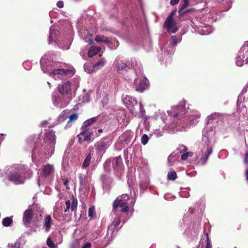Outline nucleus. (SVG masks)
Wrapping results in <instances>:
<instances>
[{"instance_id":"dca6fc26","label":"nucleus","mask_w":248,"mask_h":248,"mask_svg":"<svg viewBox=\"0 0 248 248\" xmlns=\"http://www.w3.org/2000/svg\"><path fill=\"white\" fill-rule=\"evenodd\" d=\"M101 50L100 46H92L89 50L88 56L89 57H93V56L98 54Z\"/></svg>"},{"instance_id":"8fccbe9b","label":"nucleus","mask_w":248,"mask_h":248,"mask_svg":"<svg viewBox=\"0 0 248 248\" xmlns=\"http://www.w3.org/2000/svg\"><path fill=\"white\" fill-rule=\"evenodd\" d=\"M179 116V114L178 113H175V114H174L173 117L174 118H177V117H178Z\"/></svg>"},{"instance_id":"49530a36","label":"nucleus","mask_w":248,"mask_h":248,"mask_svg":"<svg viewBox=\"0 0 248 248\" xmlns=\"http://www.w3.org/2000/svg\"><path fill=\"white\" fill-rule=\"evenodd\" d=\"M68 180L66 179L63 182V185L65 186H67L68 184Z\"/></svg>"},{"instance_id":"37998d69","label":"nucleus","mask_w":248,"mask_h":248,"mask_svg":"<svg viewBox=\"0 0 248 248\" xmlns=\"http://www.w3.org/2000/svg\"><path fill=\"white\" fill-rule=\"evenodd\" d=\"M206 244H211V242H210V239L209 238V236H208V234L207 233L206 234Z\"/></svg>"},{"instance_id":"a19ab883","label":"nucleus","mask_w":248,"mask_h":248,"mask_svg":"<svg viewBox=\"0 0 248 248\" xmlns=\"http://www.w3.org/2000/svg\"><path fill=\"white\" fill-rule=\"evenodd\" d=\"M9 248H19V245L17 243H15L14 245H11Z\"/></svg>"},{"instance_id":"20e7f679","label":"nucleus","mask_w":248,"mask_h":248,"mask_svg":"<svg viewBox=\"0 0 248 248\" xmlns=\"http://www.w3.org/2000/svg\"><path fill=\"white\" fill-rule=\"evenodd\" d=\"M119 207L121 208V212L123 213L126 212L129 209L128 205L127 202L123 201L122 199L117 198L113 202V210L116 212Z\"/></svg>"},{"instance_id":"e433bc0d","label":"nucleus","mask_w":248,"mask_h":248,"mask_svg":"<svg viewBox=\"0 0 248 248\" xmlns=\"http://www.w3.org/2000/svg\"><path fill=\"white\" fill-rule=\"evenodd\" d=\"M176 10H174L171 12L169 16H168V17L173 18L174 16L176 14Z\"/></svg>"},{"instance_id":"ddd939ff","label":"nucleus","mask_w":248,"mask_h":248,"mask_svg":"<svg viewBox=\"0 0 248 248\" xmlns=\"http://www.w3.org/2000/svg\"><path fill=\"white\" fill-rule=\"evenodd\" d=\"M55 139V135L54 132L51 130L45 134L44 140L47 143H53Z\"/></svg>"},{"instance_id":"3c124183","label":"nucleus","mask_w":248,"mask_h":248,"mask_svg":"<svg viewBox=\"0 0 248 248\" xmlns=\"http://www.w3.org/2000/svg\"><path fill=\"white\" fill-rule=\"evenodd\" d=\"M98 131L99 133H101L103 132V130H102V129L100 128V129H98Z\"/></svg>"},{"instance_id":"39448f33","label":"nucleus","mask_w":248,"mask_h":248,"mask_svg":"<svg viewBox=\"0 0 248 248\" xmlns=\"http://www.w3.org/2000/svg\"><path fill=\"white\" fill-rule=\"evenodd\" d=\"M33 215V213L32 209H28L24 211L22 220L24 224L26 227H29L31 223Z\"/></svg>"},{"instance_id":"a878e982","label":"nucleus","mask_w":248,"mask_h":248,"mask_svg":"<svg viewBox=\"0 0 248 248\" xmlns=\"http://www.w3.org/2000/svg\"><path fill=\"white\" fill-rule=\"evenodd\" d=\"M46 245L50 248H56L57 247V245L53 242L50 237L47 238Z\"/></svg>"},{"instance_id":"5701e85b","label":"nucleus","mask_w":248,"mask_h":248,"mask_svg":"<svg viewBox=\"0 0 248 248\" xmlns=\"http://www.w3.org/2000/svg\"><path fill=\"white\" fill-rule=\"evenodd\" d=\"M94 40L97 42H103L107 43L108 42V38L101 35H96Z\"/></svg>"},{"instance_id":"a211bd4d","label":"nucleus","mask_w":248,"mask_h":248,"mask_svg":"<svg viewBox=\"0 0 248 248\" xmlns=\"http://www.w3.org/2000/svg\"><path fill=\"white\" fill-rule=\"evenodd\" d=\"M96 117H93L91 119H88L87 120L85 121L81 127V128L85 129L88 128L87 127L90 126L91 124L95 123L96 121Z\"/></svg>"},{"instance_id":"9b49d317","label":"nucleus","mask_w":248,"mask_h":248,"mask_svg":"<svg viewBox=\"0 0 248 248\" xmlns=\"http://www.w3.org/2000/svg\"><path fill=\"white\" fill-rule=\"evenodd\" d=\"M52 73L53 75H67L69 77H72L74 73L73 71L69 69H57L52 71Z\"/></svg>"},{"instance_id":"1a4fd4ad","label":"nucleus","mask_w":248,"mask_h":248,"mask_svg":"<svg viewBox=\"0 0 248 248\" xmlns=\"http://www.w3.org/2000/svg\"><path fill=\"white\" fill-rule=\"evenodd\" d=\"M65 205L66 208L64 211L65 213L68 212L70 209L72 211H75L77 209L78 200L74 196H72V203H71L70 201L68 200L65 202Z\"/></svg>"},{"instance_id":"de8ad7c7","label":"nucleus","mask_w":248,"mask_h":248,"mask_svg":"<svg viewBox=\"0 0 248 248\" xmlns=\"http://www.w3.org/2000/svg\"><path fill=\"white\" fill-rule=\"evenodd\" d=\"M193 11V9H188V10H186V11L187 14L190 13H191Z\"/></svg>"},{"instance_id":"0eeeda50","label":"nucleus","mask_w":248,"mask_h":248,"mask_svg":"<svg viewBox=\"0 0 248 248\" xmlns=\"http://www.w3.org/2000/svg\"><path fill=\"white\" fill-rule=\"evenodd\" d=\"M58 89L60 93L62 95L68 94L71 91V85L69 81H67L59 84Z\"/></svg>"},{"instance_id":"393cba45","label":"nucleus","mask_w":248,"mask_h":248,"mask_svg":"<svg viewBox=\"0 0 248 248\" xmlns=\"http://www.w3.org/2000/svg\"><path fill=\"white\" fill-rule=\"evenodd\" d=\"M96 215L95 209L94 206H91L89 208L88 210V216L92 219Z\"/></svg>"},{"instance_id":"a18cd8bd","label":"nucleus","mask_w":248,"mask_h":248,"mask_svg":"<svg viewBox=\"0 0 248 248\" xmlns=\"http://www.w3.org/2000/svg\"><path fill=\"white\" fill-rule=\"evenodd\" d=\"M246 180L248 181V169L246 170L245 172Z\"/></svg>"},{"instance_id":"4468645a","label":"nucleus","mask_w":248,"mask_h":248,"mask_svg":"<svg viewBox=\"0 0 248 248\" xmlns=\"http://www.w3.org/2000/svg\"><path fill=\"white\" fill-rule=\"evenodd\" d=\"M54 171L52 165L47 164L43 167L42 175L45 177H48Z\"/></svg>"},{"instance_id":"4be33fe9","label":"nucleus","mask_w":248,"mask_h":248,"mask_svg":"<svg viewBox=\"0 0 248 248\" xmlns=\"http://www.w3.org/2000/svg\"><path fill=\"white\" fill-rule=\"evenodd\" d=\"M113 167H118L122 162V158L120 156H117L113 159Z\"/></svg>"},{"instance_id":"c85d7f7f","label":"nucleus","mask_w":248,"mask_h":248,"mask_svg":"<svg viewBox=\"0 0 248 248\" xmlns=\"http://www.w3.org/2000/svg\"><path fill=\"white\" fill-rule=\"evenodd\" d=\"M149 140V137L146 134H143L141 139V143L145 145H146Z\"/></svg>"},{"instance_id":"864d4df0","label":"nucleus","mask_w":248,"mask_h":248,"mask_svg":"<svg viewBox=\"0 0 248 248\" xmlns=\"http://www.w3.org/2000/svg\"><path fill=\"white\" fill-rule=\"evenodd\" d=\"M240 227V225H238V227L237 228V229L238 230L239 229V228Z\"/></svg>"},{"instance_id":"423d86ee","label":"nucleus","mask_w":248,"mask_h":248,"mask_svg":"<svg viewBox=\"0 0 248 248\" xmlns=\"http://www.w3.org/2000/svg\"><path fill=\"white\" fill-rule=\"evenodd\" d=\"M124 102L127 108H129L130 111L132 113H134L135 106H138L137 100L131 96H127L124 100Z\"/></svg>"},{"instance_id":"7ed1b4c3","label":"nucleus","mask_w":248,"mask_h":248,"mask_svg":"<svg viewBox=\"0 0 248 248\" xmlns=\"http://www.w3.org/2000/svg\"><path fill=\"white\" fill-rule=\"evenodd\" d=\"M164 26L167 29L168 32L174 33L178 30V28L177 27V23L174 20V18L167 17L164 22Z\"/></svg>"},{"instance_id":"4c0bfd02","label":"nucleus","mask_w":248,"mask_h":248,"mask_svg":"<svg viewBox=\"0 0 248 248\" xmlns=\"http://www.w3.org/2000/svg\"><path fill=\"white\" fill-rule=\"evenodd\" d=\"M244 162L246 164H248V152L245 153Z\"/></svg>"},{"instance_id":"09e8293b","label":"nucleus","mask_w":248,"mask_h":248,"mask_svg":"<svg viewBox=\"0 0 248 248\" xmlns=\"http://www.w3.org/2000/svg\"><path fill=\"white\" fill-rule=\"evenodd\" d=\"M205 248H212L211 244H209V243L206 244Z\"/></svg>"},{"instance_id":"c9c22d12","label":"nucleus","mask_w":248,"mask_h":248,"mask_svg":"<svg viewBox=\"0 0 248 248\" xmlns=\"http://www.w3.org/2000/svg\"><path fill=\"white\" fill-rule=\"evenodd\" d=\"M57 6L59 8H62L63 7V2L62 0H59L57 3Z\"/></svg>"},{"instance_id":"b1692460","label":"nucleus","mask_w":248,"mask_h":248,"mask_svg":"<svg viewBox=\"0 0 248 248\" xmlns=\"http://www.w3.org/2000/svg\"><path fill=\"white\" fill-rule=\"evenodd\" d=\"M212 151H213V150H212V147H208L207 152L205 154V157L203 158V164H205L207 162V161L208 159V157H209V155L212 154Z\"/></svg>"},{"instance_id":"f704fd0d","label":"nucleus","mask_w":248,"mask_h":248,"mask_svg":"<svg viewBox=\"0 0 248 248\" xmlns=\"http://www.w3.org/2000/svg\"><path fill=\"white\" fill-rule=\"evenodd\" d=\"M103 62L102 61H100L99 62H96V63H95L93 66H94V67H99L100 66H103Z\"/></svg>"},{"instance_id":"2f4dec72","label":"nucleus","mask_w":248,"mask_h":248,"mask_svg":"<svg viewBox=\"0 0 248 248\" xmlns=\"http://www.w3.org/2000/svg\"><path fill=\"white\" fill-rule=\"evenodd\" d=\"M184 3L181 4L180 6H181V9H185L189 5V0H182Z\"/></svg>"},{"instance_id":"7c9ffc66","label":"nucleus","mask_w":248,"mask_h":248,"mask_svg":"<svg viewBox=\"0 0 248 248\" xmlns=\"http://www.w3.org/2000/svg\"><path fill=\"white\" fill-rule=\"evenodd\" d=\"M67 116H66V113L65 112V110H64L62 111V112L61 114V115L59 116L58 118V120L59 121H63L66 119Z\"/></svg>"},{"instance_id":"cd10ccee","label":"nucleus","mask_w":248,"mask_h":248,"mask_svg":"<svg viewBox=\"0 0 248 248\" xmlns=\"http://www.w3.org/2000/svg\"><path fill=\"white\" fill-rule=\"evenodd\" d=\"M78 115L77 113H73L69 116L68 123H69L73 121L77 120L78 118Z\"/></svg>"},{"instance_id":"6ab92c4d","label":"nucleus","mask_w":248,"mask_h":248,"mask_svg":"<svg viewBox=\"0 0 248 248\" xmlns=\"http://www.w3.org/2000/svg\"><path fill=\"white\" fill-rule=\"evenodd\" d=\"M177 178V174L173 169H170L168 173V179L174 181Z\"/></svg>"},{"instance_id":"f03ea898","label":"nucleus","mask_w":248,"mask_h":248,"mask_svg":"<svg viewBox=\"0 0 248 248\" xmlns=\"http://www.w3.org/2000/svg\"><path fill=\"white\" fill-rule=\"evenodd\" d=\"M21 173L20 170L14 171L9 175L8 179L14 184H22L24 183L25 179L21 176Z\"/></svg>"},{"instance_id":"f8f14e48","label":"nucleus","mask_w":248,"mask_h":248,"mask_svg":"<svg viewBox=\"0 0 248 248\" xmlns=\"http://www.w3.org/2000/svg\"><path fill=\"white\" fill-rule=\"evenodd\" d=\"M52 223V218L51 216L50 215H46L44 218L43 224L46 232H48L50 231Z\"/></svg>"},{"instance_id":"6e6552de","label":"nucleus","mask_w":248,"mask_h":248,"mask_svg":"<svg viewBox=\"0 0 248 248\" xmlns=\"http://www.w3.org/2000/svg\"><path fill=\"white\" fill-rule=\"evenodd\" d=\"M149 86V82L146 78H143L139 81L136 85V91L140 93L143 92Z\"/></svg>"},{"instance_id":"79ce46f5","label":"nucleus","mask_w":248,"mask_h":248,"mask_svg":"<svg viewBox=\"0 0 248 248\" xmlns=\"http://www.w3.org/2000/svg\"><path fill=\"white\" fill-rule=\"evenodd\" d=\"M47 124H48V122L47 121H44L41 123V127H45Z\"/></svg>"},{"instance_id":"603ef678","label":"nucleus","mask_w":248,"mask_h":248,"mask_svg":"<svg viewBox=\"0 0 248 248\" xmlns=\"http://www.w3.org/2000/svg\"><path fill=\"white\" fill-rule=\"evenodd\" d=\"M90 44H93V40L92 39L89 40Z\"/></svg>"},{"instance_id":"aec40b11","label":"nucleus","mask_w":248,"mask_h":248,"mask_svg":"<svg viewBox=\"0 0 248 248\" xmlns=\"http://www.w3.org/2000/svg\"><path fill=\"white\" fill-rule=\"evenodd\" d=\"M2 225L5 227H9L13 223V219L11 217H6L3 219Z\"/></svg>"},{"instance_id":"f257e3e1","label":"nucleus","mask_w":248,"mask_h":248,"mask_svg":"<svg viewBox=\"0 0 248 248\" xmlns=\"http://www.w3.org/2000/svg\"><path fill=\"white\" fill-rule=\"evenodd\" d=\"M81 129L82 131L77 135L78 142L82 143L84 141H90L93 133L92 130L90 128Z\"/></svg>"},{"instance_id":"72a5a7b5","label":"nucleus","mask_w":248,"mask_h":248,"mask_svg":"<svg viewBox=\"0 0 248 248\" xmlns=\"http://www.w3.org/2000/svg\"><path fill=\"white\" fill-rule=\"evenodd\" d=\"M171 40L172 42V45L173 46H176L177 43L179 42L178 38L176 36H173L171 37Z\"/></svg>"},{"instance_id":"ea45409f","label":"nucleus","mask_w":248,"mask_h":248,"mask_svg":"<svg viewBox=\"0 0 248 248\" xmlns=\"http://www.w3.org/2000/svg\"><path fill=\"white\" fill-rule=\"evenodd\" d=\"M179 1V0H170V4L171 5L177 4Z\"/></svg>"},{"instance_id":"2eb2a0df","label":"nucleus","mask_w":248,"mask_h":248,"mask_svg":"<svg viewBox=\"0 0 248 248\" xmlns=\"http://www.w3.org/2000/svg\"><path fill=\"white\" fill-rule=\"evenodd\" d=\"M132 138L133 135L129 133H124L122 136V143L128 145L131 142Z\"/></svg>"},{"instance_id":"bb28decb","label":"nucleus","mask_w":248,"mask_h":248,"mask_svg":"<svg viewBox=\"0 0 248 248\" xmlns=\"http://www.w3.org/2000/svg\"><path fill=\"white\" fill-rule=\"evenodd\" d=\"M120 223V217H115L112 223L111 226H113L114 228H116Z\"/></svg>"},{"instance_id":"c756f323","label":"nucleus","mask_w":248,"mask_h":248,"mask_svg":"<svg viewBox=\"0 0 248 248\" xmlns=\"http://www.w3.org/2000/svg\"><path fill=\"white\" fill-rule=\"evenodd\" d=\"M193 155L192 152H186V153L183 154L181 155V159L183 160H185L187 159L188 156H191Z\"/></svg>"},{"instance_id":"f3484780","label":"nucleus","mask_w":248,"mask_h":248,"mask_svg":"<svg viewBox=\"0 0 248 248\" xmlns=\"http://www.w3.org/2000/svg\"><path fill=\"white\" fill-rule=\"evenodd\" d=\"M92 158V154H91V153H90L87 155V156H86V157L85 158V159H84V160L83 161V163L82 165V169H86L87 167H88L89 166V165H90V163L91 162Z\"/></svg>"},{"instance_id":"9d476101","label":"nucleus","mask_w":248,"mask_h":248,"mask_svg":"<svg viewBox=\"0 0 248 248\" xmlns=\"http://www.w3.org/2000/svg\"><path fill=\"white\" fill-rule=\"evenodd\" d=\"M108 141H106L105 139H102L100 142H98L96 145V149L100 154L104 153L106 152L108 148Z\"/></svg>"},{"instance_id":"473e14b6","label":"nucleus","mask_w":248,"mask_h":248,"mask_svg":"<svg viewBox=\"0 0 248 248\" xmlns=\"http://www.w3.org/2000/svg\"><path fill=\"white\" fill-rule=\"evenodd\" d=\"M184 9H181V6H179L178 13L179 14V17L181 18L184 16H185L186 14H187L186 10L183 11Z\"/></svg>"},{"instance_id":"58836bf2","label":"nucleus","mask_w":248,"mask_h":248,"mask_svg":"<svg viewBox=\"0 0 248 248\" xmlns=\"http://www.w3.org/2000/svg\"><path fill=\"white\" fill-rule=\"evenodd\" d=\"M91 247V244L89 242L85 243L82 247V248H90Z\"/></svg>"},{"instance_id":"c03bdc74","label":"nucleus","mask_w":248,"mask_h":248,"mask_svg":"<svg viewBox=\"0 0 248 248\" xmlns=\"http://www.w3.org/2000/svg\"><path fill=\"white\" fill-rule=\"evenodd\" d=\"M174 157V156H173L172 154L170 155L169 156L168 158V161H169V162H170V160H171V159H172V158H173Z\"/></svg>"},{"instance_id":"412c9836","label":"nucleus","mask_w":248,"mask_h":248,"mask_svg":"<svg viewBox=\"0 0 248 248\" xmlns=\"http://www.w3.org/2000/svg\"><path fill=\"white\" fill-rule=\"evenodd\" d=\"M115 66L118 71H121L127 67V65L126 63L121 62L115 63Z\"/></svg>"}]
</instances>
